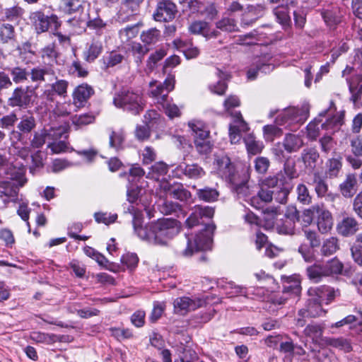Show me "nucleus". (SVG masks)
Listing matches in <instances>:
<instances>
[{"instance_id": "1", "label": "nucleus", "mask_w": 362, "mask_h": 362, "mask_svg": "<svg viewBox=\"0 0 362 362\" xmlns=\"http://www.w3.org/2000/svg\"><path fill=\"white\" fill-rule=\"evenodd\" d=\"M214 210L209 206H197L186 220V225L192 228L198 225H204V228L196 235H186L187 247L182 251L185 257H190L194 252L206 250L211 248L213 235L216 226L211 221Z\"/></svg>"}, {"instance_id": "2", "label": "nucleus", "mask_w": 362, "mask_h": 362, "mask_svg": "<svg viewBox=\"0 0 362 362\" xmlns=\"http://www.w3.org/2000/svg\"><path fill=\"white\" fill-rule=\"evenodd\" d=\"M140 215L134 213V229L141 240L150 245L165 246L180 233V223L175 219L163 218L142 226Z\"/></svg>"}, {"instance_id": "3", "label": "nucleus", "mask_w": 362, "mask_h": 362, "mask_svg": "<svg viewBox=\"0 0 362 362\" xmlns=\"http://www.w3.org/2000/svg\"><path fill=\"white\" fill-rule=\"evenodd\" d=\"M334 110V104L333 101H331L329 107L321 112L317 118L314 119L307 125V136L310 139H316L320 136L321 129H332L343 124L344 112H340L332 117H329Z\"/></svg>"}, {"instance_id": "4", "label": "nucleus", "mask_w": 362, "mask_h": 362, "mask_svg": "<svg viewBox=\"0 0 362 362\" xmlns=\"http://www.w3.org/2000/svg\"><path fill=\"white\" fill-rule=\"evenodd\" d=\"M305 119V114L303 110L297 107L285 109L275 119L276 124H268L263 127L264 137L265 140L272 141L274 138L282 135L281 129L276 125L291 126L295 123H303Z\"/></svg>"}, {"instance_id": "5", "label": "nucleus", "mask_w": 362, "mask_h": 362, "mask_svg": "<svg viewBox=\"0 0 362 362\" xmlns=\"http://www.w3.org/2000/svg\"><path fill=\"white\" fill-rule=\"evenodd\" d=\"M117 107L122 108L132 115H139L144 109L141 95L138 91L123 88L117 93L113 98Z\"/></svg>"}, {"instance_id": "6", "label": "nucleus", "mask_w": 362, "mask_h": 362, "mask_svg": "<svg viewBox=\"0 0 362 362\" xmlns=\"http://www.w3.org/2000/svg\"><path fill=\"white\" fill-rule=\"evenodd\" d=\"M30 19L38 34L47 32L49 28L57 31L62 25L57 15L46 16L42 11L32 12Z\"/></svg>"}, {"instance_id": "7", "label": "nucleus", "mask_w": 362, "mask_h": 362, "mask_svg": "<svg viewBox=\"0 0 362 362\" xmlns=\"http://www.w3.org/2000/svg\"><path fill=\"white\" fill-rule=\"evenodd\" d=\"M34 90L30 87L17 86L9 95L7 105L11 108L27 109L33 103V94Z\"/></svg>"}, {"instance_id": "8", "label": "nucleus", "mask_w": 362, "mask_h": 362, "mask_svg": "<svg viewBox=\"0 0 362 362\" xmlns=\"http://www.w3.org/2000/svg\"><path fill=\"white\" fill-rule=\"evenodd\" d=\"M177 12V6L172 1L159 0L153 18L156 21L168 22L174 19Z\"/></svg>"}, {"instance_id": "9", "label": "nucleus", "mask_w": 362, "mask_h": 362, "mask_svg": "<svg viewBox=\"0 0 362 362\" xmlns=\"http://www.w3.org/2000/svg\"><path fill=\"white\" fill-rule=\"evenodd\" d=\"M175 81L173 76H168L163 83H151V94L157 99L158 103H163L166 100L168 93L174 88Z\"/></svg>"}, {"instance_id": "10", "label": "nucleus", "mask_w": 362, "mask_h": 362, "mask_svg": "<svg viewBox=\"0 0 362 362\" xmlns=\"http://www.w3.org/2000/svg\"><path fill=\"white\" fill-rule=\"evenodd\" d=\"M214 165L218 174L226 180L232 181L235 177H237L234 165L228 156L226 155L216 156Z\"/></svg>"}, {"instance_id": "11", "label": "nucleus", "mask_w": 362, "mask_h": 362, "mask_svg": "<svg viewBox=\"0 0 362 362\" xmlns=\"http://www.w3.org/2000/svg\"><path fill=\"white\" fill-rule=\"evenodd\" d=\"M308 293L309 297L317 298L320 303L325 302L327 304L330 303L336 296L339 295V291L326 286H319L310 287Z\"/></svg>"}, {"instance_id": "12", "label": "nucleus", "mask_w": 362, "mask_h": 362, "mask_svg": "<svg viewBox=\"0 0 362 362\" xmlns=\"http://www.w3.org/2000/svg\"><path fill=\"white\" fill-rule=\"evenodd\" d=\"M42 96L48 101L52 102L54 99V95H57L62 98L67 96V90L69 87V82L64 79H57L54 83L48 85Z\"/></svg>"}, {"instance_id": "13", "label": "nucleus", "mask_w": 362, "mask_h": 362, "mask_svg": "<svg viewBox=\"0 0 362 362\" xmlns=\"http://www.w3.org/2000/svg\"><path fill=\"white\" fill-rule=\"evenodd\" d=\"M204 303V301L199 298L192 299L188 297H180L174 300L173 305L175 312L183 315L202 307Z\"/></svg>"}, {"instance_id": "14", "label": "nucleus", "mask_w": 362, "mask_h": 362, "mask_svg": "<svg viewBox=\"0 0 362 362\" xmlns=\"http://www.w3.org/2000/svg\"><path fill=\"white\" fill-rule=\"evenodd\" d=\"M94 94L93 88L87 83L78 86L73 93V103L77 107H84L89 98Z\"/></svg>"}, {"instance_id": "15", "label": "nucleus", "mask_w": 362, "mask_h": 362, "mask_svg": "<svg viewBox=\"0 0 362 362\" xmlns=\"http://www.w3.org/2000/svg\"><path fill=\"white\" fill-rule=\"evenodd\" d=\"M29 74L31 81L38 83L45 82L47 78H49V81L57 78L55 71L52 66H35L30 70Z\"/></svg>"}, {"instance_id": "16", "label": "nucleus", "mask_w": 362, "mask_h": 362, "mask_svg": "<svg viewBox=\"0 0 362 362\" xmlns=\"http://www.w3.org/2000/svg\"><path fill=\"white\" fill-rule=\"evenodd\" d=\"M325 311L322 308V303L317 298L310 297L305 308L298 311V315L302 317H316L323 315Z\"/></svg>"}, {"instance_id": "17", "label": "nucleus", "mask_w": 362, "mask_h": 362, "mask_svg": "<svg viewBox=\"0 0 362 362\" xmlns=\"http://www.w3.org/2000/svg\"><path fill=\"white\" fill-rule=\"evenodd\" d=\"M317 225L318 230L322 234L328 233L333 226V218L331 213L320 206L317 213Z\"/></svg>"}, {"instance_id": "18", "label": "nucleus", "mask_w": 362, "mask_h": 362, "mask_svg": "<svg viewBox=\"0 0 362 362\" xmlns=\"http://www.w3.org/2000/svg\"><path fill=\"white\" fill-rule=\"evenodd\" d=\"M176 170L189 179L197 180L205 175L204 169L197 163H181L176 168Z\"/></svg>"}, {"instance_id": "19", "label": "nucleus", "mask_w": 362, "mask_h": 362, "mask_svg": "<svg viewBox=\"0 0 362 362\" xmlns=\"http://www.w3.org/2000/svg\"><path fill=\"white\" fill-rule=\"evenodd\" d=\"M358 230V224L355 218L351 217L344 218L337 225L339 234L344 237L354 235Z\"/></svg>"}, {"instance_id": "20", "label": "nucleus", "mask_w": 362, "mask_h": 362, "mask_svg": "<svg viewBox=\"0 0 362 362\" xmlns=\"http://www.w3.org/2000/svg\"><path fill=\"white\" fill-rule=\"evenodd\" d=\"M320 158V154L314 148H306L303 150L300 154V160L304 164L305 169L313 171L317 166Z\"/></svg>"}, {"instance_id": "21", "label": "nucleus", "mask_w": 362, "mask_h": 362, "mask_svg": "<svg viewBox=\"0 0 362 362\" xmlns=\"http://www.w3.org/2000/svg\"><path fill=\"white\" fill-rule=\"evenodd\" d=\"M254 66L247 71V78L250 80H254L257 77L258 71L267 74L270 73L274 68L273 64L266 63L265 59L261 57L255 59Z\"/></svg>"}, {"instance_id": "22", "label": "nucleus", "mask_w": 362, "mask_h": 362, "mask_svg": "<svg viewBox=\"0 0 362 362\" xmlns=\"http://www.w3.org/2000/svg\"><path fill=\"white\" fill-rule=\"evenodd\" d=\"M357 180L354 174L346 175L345 180L340 184L339 189L345 197H351L356 192Z\"/></svg>"}, {"instance_id": "23", "label": "nucleus", "mask_w": 362, "mask_h": 362, "mask_svg": "<svg viewBox=\"0 0 362 362\" xmlns=\"http://www.w3.org/2000/svg\"><path fill=\"white\" fill-rule=\"evenodd\" d=\"M282 144L284 149L288 153H293L298 151L303 146V141L302 138L298 135L287 134Z\"/></svg>"}, {"instance_id": "24", "label": "nucleus", "mask_w": 362, "mask_h": 362, "mask_svg": "<svg viewBox=\"0 0 362 362\" xmlns=\"http://www.w3.org/2000/svg\"><path fill=\"white\" fill-rule=\"evenodd\" d=\"M321 14L325 23L331 28L341 22L342 13L337 7L324 10Z\"/></svg>"}, {"instance_id": "25", "label": "nucleus", "mask_w": 362, "mask_h": 362, "mask_svg": "<svg viewBox=\"0 0 362 362\" xmlns=\"http://www.w3.org/2000/svg\"><path fill=\"white\" fill-rule=\"evenodd\" d=\"M216 74L219 78V81L216 83L209 85V88L212 93L223 95L228 88L227 83L223 81L228 80L230 78V75L219 69H216Z\"/></svg>"}, {"instance_id": "26", "label": "nucleus", "mask_w": 362, "mask_h": 362, "mask_svg": "<svg viewBox=\"0 0 362 362\" xmlns=\"http://www.w3.org/2000/svg\"><path fill=\"white\" fill-rule=\"evenodd\" d=\"M188 127L192 131L194 139H208L209 131L206 125L201 120H192L188 122Z\"/></svg>"}, {"instance_id": "27", "label": "nucleus", "mask_w": 362, "mask_h": 362, "mask_svg": "<svg viewBox=\"0 0 362 362\" xmlns=\"http://www.w3.org/2000/svg\"><path fill=\"white\" fill-rule=\"evenodd\" d=\"M36 127V119L31 112L23 115L20 118L17 129L22 133L28 134Z\"/></svg>"}, {"instance_id": "28", "label": "nucleus", "mask_w": 362, "mask_h": 362, "mask_svg": "<svg viewBox=\"0 0 362 362\" xmlns=\"http://www.w3.org/2000/svg\"><path fill=\"white\" fill-rule=\"evenodd\" d=\"M312 185H314L315 191L318 197H325L329 195L328 185L319 173H313Z\"/></svg>"}, {"instance_id": "29", "label": "nucleus", "mask_w": 362, "mask_h": 362, "mask_svg": "<svg viewBox=\"0 0 362 362\" xmlns=\"http://www.w3.org/2000/svg\"><path fill=\"white\" fill-rule=\"evenodd\" d=\"M95 120V116L91 112L74 115L71 117V124L75 127L76 129H78L86 125L93 124Z\"/></svg>"}, {"instance_id": "30", "label": "nucleus", "mask_w": 362, "mask_h": 362, "mask_svg": "<svg viewBox=\"0 0 362 362\" xmlns=\"http://www.w3.org/2000/svg\"><path fill=\"white\" fill-rule=\"evenodd\" d=\"M308 278L314 281H319L322 277L328 276L325 264H314L306 269Z\"/></svg>"}, {"instance_id": "31", "label": "nucleus", "mask_w": 362, "mask_h": 362, "mask_svg": "<svg viewBox=\"0 0 362 362\" xmlns=\"http://www.w3.org/2000/svg\"><path fill=\"white\" fill-rule=\"evenodd\" d=\"M339 249V240L336 237H329L323 241L320 253L322 256L328 257L334 254Z\"/></svg>"}, {"instance_id": "32", "label": "nucleus", "mask_w": 362, "mask_h": 362, "mask_svg": "<svg viewBox=\"0 0 362 362\" xmlns=\"http://www.w3.org/2000/svg\"><path fill=\"white\" fill-rule=\"evenodd\" d=\"M196 194L200 200L206 202H215L219 196V193L216 189L209 187L197 189Z\"/></svg>"}, {"instance_id": "33", "label": "nucleus", "mask_w": 362, "mask_h": 362, "mask_svg": "<svg viewBox=\"0 0 362 362\" xmlns=\"http://www.w3.org/2000/svg\"><path fill=\"white\" fill-rule=\"evenodd\" d=\"M217 29L223 32L232 33L238 30L237 21L232 18L223 17L221 20L216 23Z\"/></svg>"}, {"instance_id": "34", "label": "nucleus", "mask_w": 362, "mask_h": 362, "mask_svg": "<svg viewBox=\"0 0 362 362\" xmlns=\"http://www.w3.org/2000/svg\"><path fill=\"white\" fill-rule=\"evenodd\" d=\"M342 167L341 158H331L326 163L325 174L329 178L337 177Z\"/></svg>"}, {"instance_id": "35", "label": "nucleus", "mask_w": 362, "mask_h": 362, "mask_svg": "<svg viewBox=\"0 0 362 362\" xmlns=\"http://www.w3.org/2000/svg\"><path fill=\"white\" fill-rule=\"evenodd\" d=\"M283 291L284 293L298 296L301 291L300 281L296 278L288 277L284 281Z\"/></svg>"}, {"instance_id": "36", "label": "nucleus", "mask_w": 362, "mask_h": 362, "mask_svg": "<svg viewBox=\"0 0 362 362\" xmlns=\"http://www.w3.org/2000/svg\"><path fill=\"white\" fill-rule=\"evenodd\" d=\"M30 339L37 343L51 344L59 340V337L54 334H47L40 332H33Z\"/></svg>"}, {"instance_id": "37", "label": "nucleus", "mask_w": 362, "mask_h": 362, "mask_svg": "<svg viewBox=\"0 0 362 362\" xmlns=\"http://www.w3.org/2000/svg\"><path fill=\"white\" fill-rule=\"evenodd\" d=\"M244 141L250 154L256 155L262 152L264 145L262 142L257 141L255 138L252 135H247Z\"/></svg>"}, {"instance_id": "38", "label": "nucleus", "mask_w": 362, "mask_h": 362, "mask_svg": "<svg viewBox=\"0 0 362 362\" xmlns=\"http://www.w3.org/2000/svg\"><path fill=\"white\" fill-rule=\"evenodd\" d=\"M14 27L9 23H3L0 25V42L7 44L15 39Z\"/></svg>"}, {"instance_id": "39", "label": "nucleus", "mask_w": 362, "mask_h": 362, "mask_svg": "<svg viewBox=\"0 0 362 362\" xmlns=\"http://www.w3.org/2000/svg\"><path fill=\"white\" fill-rule=\"evenodd\" d=\"M325 342L327 345L342 350L346 353L350 352L352 350L349 341L342 337L327 338L325 339Z\"/></svg>"}, {"instance_id": "40", "label": "nucleus", "mask_w": 362, "mask_h": 362, "mask_svg": "<svg viewBox=\"0 0 362 362\" xmlns=\"http://www.w3.org/2000/svg\"><path fill=\"white\" fill-rule=\"evenodd\" d=\"M323 330L324 327L321 325L313 323L305 327L303 333L313 341H317L322 336Z\"/></svg>"}, {"instance_id": "41", "label": "nucleus", "mask_w": 362, "mask_h": 362, "mask_svg": "<svg viewBox=\"0 0 362 362\" xmlns=\"http://www.w3.org/2000/svg\"><path fill=\"white\" fill-rule=\"evenodd\" d=\"M9 73L12 76V83L16 84L23 83L28 80L29 73L25 68L22 66H14L8 69Z\"/></svg>"}, {"instance_id": "42", "label": "nucleus", "mask_w": 362, "mask_h": 362, "mask_svg": "<svg viewBox=\"0 0 362 362\" xmlns=\"http://www.w3.org/2000/svg\"><path fill=\"white\" fill-rule=\"evenodd\" d=\"M261 40V37L257 32L255 30L247 34L238 36L236 40L237 45H252L257 44Z\"/></svg>"}, {"instance_id": "43", "label": "nucleus", "mask_w": 362, "mask_h": 362, "mask_svg": "<svg viewBox=\"0 0 362 362\" xmlns=\"http://www.w3.org/2000/svg\"><path fill=\"white\" fill-rule=\"evenodd\" d=\"M138 34L139 27L136 25L127 26L119 32V39L122 43L129 42L132 39L136 37Z\"/></svg>"}, {"instance_id": "44", "label": "nucleus", "mask_w": 362, "mask_h": 362, "mask_svg": "<svg viewBox=\"0 0 362 362\" xmlns=\"http://www.w3.org/2000/svg\"><path fill=\"white\" fill-rule=\"evenodd\" d=\"M276 230L279 234L293 235L295 231V223L291 220L281 219L276 223Z\"/></svg>"}, {"instance_id": "45", "label": "nucleus", "mask_w": 362, "mask_h": 362, "mask_svg": "<svg viewBox=\"0 0 362 362\" xmlns=\"http://www.w3.org/2000/svg\"><path fill=\"white\" fill-rule=\"evenodd\" d=\"M15 194L16 191L10 182L0 181V199L5 204L9 202V198Z\"/></svg>"}, {"instance_id": "46", "label": "nucleus", "mask_w": 362, "mask_h": 362, "mask_svg": "<svg viewBox=\"0 0 362 362\" xmlns=\"http://www.w3.org/2000/svg\"><path fill=\"white\" fill-rule=\"evenodd\" d=\"M296 191L297 199L300 203L308 205L312 202V196L305 185L303 183L298 184Z\"/></svg>"}, {"instance_id": "47", "label": "nucleus", "mask_w": 362, "mask_h": 362, "mask_svg": "<svg viewBox=\"0 0 362 362\" xmlns=\"http://www.w3.org/2000/svg\"><path fill=\"white\" fill-rule=\"evenodd\" d=\"M170 197L181 202H187L191 197V193L182 185L175 183Z\"/></svg>"}, {"instance_id": "48", "label": "nucleus", "mask_w": 362, "mask_h": 362, "mask_svg": "<svg viewBox=\"0 0 362 362\" xmlns=\"http://www.w3.org/2000/svg\"><path fill=\"white\" fill-rule=\"evenodd\" d=\"M348 139L351 153L362 158V135H349Z\"/></svg>"}, {"instance_id": "49", "label": "nucleus", "mask_w": 362, "mask_h": 362, "mask_svg": "<svg viewBox=\"0 0 362 362\" xmlns=\"http://www.w3.org/2000/svg\"><path fill=\"white\" fill-rule=\"evenodd\" d=\"M125 135L122 129L118 131H112L110 135L109 144L110 147L119 150L122 148L124 141Z\"/></svg>"}, {"instance_id": "50", "label": "nucleus", "mask_w": 362, "mask_h": 362, "mask_svg": "<svg viewBox=\"0 0 362 362\" xmlns=\"http://www.w3.org/2000/svg\"><path fill=\"white\" fill-rule=\"evenodd\" d=\"M160 32L156 28H151L144 31L141 35V40L146 45L156 43L160 37Z\"/></svg>"}, {"instance_id": "51", "label": "nucleus", "mask_w": 362, "mask_h": 362, "mask_svg": "<svg viewBox=\"0 0 362 362\" xmlns=\"http://www.w3.org/2000/svg\"><path fill=\"white\" fill-rule=\"evenodd\" d=\"M328 276L334 274H342L344 265L337 258H333L325 263Z\"/></svg>"}, {"instance_id": "52", "label": "nucleus", "mask_w": 362, "mask_h": 362, "mask_svg": "<svg viewBox=\"0 0 362 362\" xmlns=\"http://www.w3.org/2000/svg\"><path fill=\"white\" fill-rule=\"evenodd\" d=\"M82 0H62V8L65 13H71L83 8Z\"/></svg>"}, {"instance_id": "53", "label": "nucleus", "mask_w": 362, "mask_h": 362, "mask_svg": "<svg viewBox=\"0 0 362 362\" xmlns=\"http://www.w3.org/2000/svg\"><path fill=\"white\" fill-rule=\"evenodd\" d=\"M40 55L43 59H47L49 62H52L57 60L59 53L56 49L55 45L52 43L41 49Z\"/></svg>"}, {"instance_id": "54", "label": "nucleus", "mask_w": 362, "mask_h": 362, "mask_svg": "<svg viewBox=\"0 0 362 362\" xmlns=\"http://www.w3.org/2000/svg\"><path fill=\"white\" fill-rule=\"evenodd\" d=\"M102 45L98 42H93L85 52V59L87 62H93L101 53Z\"/></svg>"}, {"instance_id": "55", "label": "nucleus", "mask_w": 362, "mask_h": 362, "mask_svg": "<svg viewBox=\"0 0 362 362\" xmlns=\"http://www.w3.org/2000/svg\"><path fill=\"white\" fill-rule=\"evenodd\" d=\"M94 218L97 223H104L105 225H110L116 221L117 218V214H110L107 212H95L94 214Z\"/></svg>"}, {"instance_id": "56", "label": "nucleus", "mask_w": 362, "mask_h": 362, "mask_svg": "<svg viewBox=\"0 0 362 362\" xmlns=\"http://www.w3.org/2000/svg\"><path fill=\"white\" fill-rule=\"evenodd\" d=\"M47 139H48L47 129H41L34 133L33 138L30 141V145L34 148H41L45 144Z\"/></svg>"}, {"instance_id": "57", "label": "nucleus", "mask_w": 362, "mask_h": 362, "mask_svg": "<svg viewBox=\"0 0 362 362\" xmlns=\"http://www.w3.org/2000/svg\"><path fill=\"white\" fill-rule=\"evenodd\" d=\"M47 133L48 140H52V141H58L62 138H67L66 129L62 127H52L47 129Z\"/></svg>"}, {"instance_id": "58", "label": "nucleus", "mask_w": 362, "mask_h": 362, "mask_svg": "<svg viewBox=\"0 0 362 362\" xmlns=\"http://www.w3.org/2000/svg\"><path fill=\"white\" fill-rule=\"evenodd\" d=\"M209 27V23L204 21H196L189 26V30L192 34L202 35L204 37Z\"/></svg>"}, {"instance_id": "59", "label": "nucleus", "mask_w": 362, "mask_h": 362, "mask_svg": "<svg viewBox=\"0 0 362 362\" xmlns=\"http://www.w3.org/2000/svg\"><path fill=\"white\" fill-rule=\"evenodd\" d=\"M305 262L311 263L315 261V255L314 247H311L306 244H301L298 250Z\"/></svg>"}, {"instance_id": "60", "label": "nucleus", "mask_w": 362, "mask_h": 362, "mask_svg": "<svg viewBox=\"0 0 362 362\" xmlns=\"http://www.w3.org/2000/svg\"><path fill=\"white\" fill-rule=\"evenodd\" d=\"M194 146L196 150L199 154L206 155L209 153L212 150V144L208 139H194Z\"/></svg>"}, {"instance_id": "61", "label": "nucleus", "mask_w": 362, "mask_h": 362, "mask_svg": "<svg viewBox=\"0 0 362 362\" xmlns=\"http://www.w3.org/2000/svg\"><path fill=\"white\" fill-rule=\"evenodd\" d=\"M139 258L134 253H127L122 256L121 263L122 266L126 267L127 269L132 270L138 264Z\"/></svg>"}, {"instance_id": "62", "label": "nucleus", "mask_w": 362, "mask_h": 362, "mask_svg": "<svg viewBox=\"0 0 362 362\" xmlns=\"http://www.w3.org/2000/svg\"><path fill=\"white\" fill-rule=\"evenodd\" d=\"M129 46L130 51L136 57L139 62L141 61L144 56L149 51L146 45H142L139 42H132L129 44Z\"/></svg>"}, {"instance_id": "63", "label": "nucleus", "mask_w": 362, "mask_h": 362, "mask_svg": "<svg viewBox=\"0 0 362 362\" xmlns=\"http://www.w3.org/2000/svg\"><path fill=\"white\" fill-rule=\"evenodd\" d=\"M68 71L70 74L78 77H86L88 76V71L84 68L79 61H74L69 66Z\"/></svg>"}, {"instance_id": "64", "label": "nucleus", "mask_w": 362, "mask_h": 362, "mask_svg": "<svg viewBox=\"0 0 362 362\" xmlns=\"http://www.w3.org/2000/svg\"><path fill=\"white\" fill-rule=\"evenodd\" d=\"M165 55L166 52L163 49L156 50L154 53L151 54L147 61L148 69L151 71L153 70L158 62L161 60Z\"/></svg>"}]
</instances>
